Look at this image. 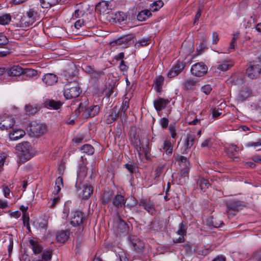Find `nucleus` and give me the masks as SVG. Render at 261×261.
<instances>
[{
  "label": "nucleus",
  "mask_w": 261,
  "mask_h": 261,
  "mask_svg": "<svg viewBox=\"0 0 261 261\" xmlns=\"http://www.w3.org/2000/svg\"><path fill=\"white\" fill-rule=\"evenodd\" d=\"M196 140L195 136L193 134H188L184 146L186 149H190L194 145Z\"/></svg>",
  "instance_id": "obj_25"
},
{
  "label": "nucleus",
  "mask_w": 261,
  "mask_h": 261,
  "mask_svg": "<svg viewBox=\"0 0 261 261\" xmlns=\"http://www.w3.org/2000/svg\"><path fill=\"white\" fill-rule=\"evenodd\" d=\"M30 130L36 137L44 135L47 132V127L45 124L41 123H34L30 126Z\"/></svg>",
  "instance_id": "obj_10"
},
{
  "label": "nucleus",
  "mask_w": 261,
  "mask_h": 261,
  "mask_svg": "<svg viewBox=\"0 0 261 261\" xmlns=\"http://www.w3.org/2000/svg\"><path fill=\"white\" fill-rule=\"evenodd\" d=\"M139 204L151 215H153L155 212L154 204L153 201L149 199H140Z\"/></svg>",
  "instance_id": "obj_13"
},
{
  "label": "nucleus",
  "mask_w": 261,
  "mask_h": 261,
  "mask_svg": "<svg viewBox=\"0 0 261 261\" xmlns=\"http://www.w3.org/2000/svg\"><path fill=\"white\" fill-rule=\"evenodd\" d=\"M9 40L7 37L3 34H0V47H3L7 45Z\"/></svg>",
  "instance_id": "obj_47"
},
{
  "label": "nucleus",
  "mask_w": 261,
  "mask_h": 261,
  "mask_svg": "<svg viewBox=\"0 0 261 261\" xmlns=\"http://www.w3.org/2000/svg\"><path fill=\"white\" fill-rule=\"evenodd\" d=\"M226 206L228 215L233 217L236 215L237 212L242 210L244 206L240 201L230 200L227 202Z\"/></svg>",
  "instance_id": "obj_5"
},
{
  "label": "nucleus",
  "mask_w": 261,
  "mask_h": 261,
  "mask_svg": "<svg viewBox=\"0 0 261 261\" xmlns=\"http://www.w3.org/2000/svg\"><path fill=\"white\" fill-rule=\"evenodd\" d=\"M52 257V251L50 250H45L41 254V259L43 261H50Z\"/></svg>",
  "instance_id": "obj_37"
},
{
  "label": "nucleus",
  "mask_w": 261,
  "mask_h": 261,
  "mask_svg": "<svg viewBox=\"0 0 261 261\" xmlns=\"http://www.w3.org/2000/svg\"><path fill=\"white\" fill-rule=\"evenodd\" d=\"M169 121L167 118H163L161 120V124L163 128H166L168 125Z\"/></svg>",
  "instance_id": "obj_60"
},
{
  "label": "nucleus",
  "mask_w": 261,
  "mask_h": 261,
  "mask_svg": "<svg viewBox=\"0 0 261 261\" xmlns=\"http://www.w3.org/2000/svg\"><path fill=\"white\" fill-rule=\"evenodd\" d=\"M85 12L83 10L76 9L75 10L74 13L72 15V18L76 19L80 18L84 16Z\"/></svg>",
  "instance_id": "obj_45"
},
{
  "label": "nucleus",
  "mask_w": 261,
  "mask_h": 261,
  "mask_svg": "<svg viewBox=\"0 0 261 261\" xmlns=\"http://www.w3.org/2000/svg\"><path fill=\"white\" fill-rule=\"evenodd\" d=\"M185 67L184 64L180 61H177L173 67V69L175 70L178 74L180 73Z\"/></svg>",
  "instance_id": "obj_41"
},
{
  "label": "nucleus",
  "mask_w": 261,
  "mask_h": 261,
  "mask_svg": "<svg viewBox=\"0 0 261 261\" xmlns=\"http://www.w3.org/2000/svg\"><path fill=\"white\" fill-rule=\"evenodd\" d=\"M178 227L179 228L177 231V234H178L180 236L186 235L187 230L186 225L183 222H181L179 223Z\"/></svg>",
  "instance_id": "obj_43"
},
{
  "label": "nucleus",
  "mask_w": 261,
  "mask_h": 261,
  "mask_svg": "<svg viewBox=\"0 0 261 261\" xmlns=\"http://www.w3.org/2000/svg\"><path fill=\"white\" fill-rule=\"evenodd\" d=\"M24 71L22 74H27L29 76H34L36 74L37 71L31 68H23Z\"/></svg>",
  "instance_id": "obj_48"
},
{
  "label": "nucleus",
  "mask_w": 261,
  "mask_h": 261,
  "mask_svg": "<svg viewBox=\"0 0 261 261\" xmlns=\"http://www.w3.org/2000/svg\"><path fill=\"white\" fill-rule=\"evenodd\" d=\"M246 74L251 79H256L261 74V66L258 64L251 65L246 69Z\"/></svg>",
  "instance_id": "obj_12"
},
{
  "label": "nucleus",
  "mask_w": 261,
  "mask_h": 261,
  "mask_svg": "<svg viewBox=\"0 0 261 261\" xmlns=\"http://www.w3.org/2000/svg\"><path fill=\"white\" fill-rule=\"evenodd\" d=\"M252 91L248 88H245L242 89L239 95V98L242 101L245 100L249 96L251 95Z\"/></svg>",
  "instance_id": "obj_30"
},
{
  "label": "nucleus",
  "mask_w": 261,
  "mask_h": 261,
  "mask_svg": "<svg viewBox=\"0 0 261 261\" xmlns=\"http://www.w3.org/2000/svg\"><path fill=\"white\" fill-rule=\"evenodd\" d=\"M219 40L218 35L216 32H213L212 34L213 44H217Z\"/></svg>",
  "instance_id": "obj_64"
},
{
  "label": "nucleus",
  "mask_w": 261,
  "mask_h": 261,
  "mask_svg": "<svg viewBox=\"0 0 261 261\" xmlns=\"http://www.w3.org/2000/svg\"><path fill=\"white\" fill-rule=\"evenodd\" d=\"M127 18V15L126 13L123 12H118L115 14V19L117 20V21L120 23L125 21Z\"/></svg>",
  "instance_id": "obj_40"
},
{
  "label": "nucleus",
  "mask_w": 261,
  "mask_h": 261,
  "mask_svg": "<svg viewBox=\"0 0 261 261\" xmlns=\"http://www.w3.org/2000/svg\"><path fill=\"white\" fill-rule=\"evenodd\" d=\"M119 68L120 70L124 71L128 70V67L125 64V62L122 60L119 65Z\"/></svg>",
  "instance_id": "obj_62"
},
{
  "label": "nucleus",
  "mask_w": 261,
  "mask_h": 261,
  "mask_svg": "<svg viewBox=\"0 0 261 261\" xmlns=\"http://www.w3.org/2000/svg\"><path fill=\"white\" fill-rule=\"evenodd\" d=\"M151 13L150 10L147 9L141 11L137 15V19L140 21H145L147 18L151 16Z\"/></svg>",
  "instance_id": "obj_28"
},
{
  "label": "nucleus",
  "mask_w": 261,
  "mask_h": 261,
  "mask_svg": "<svg viewBox=\"0 0 261 261\" xmlns=\"http://www.w3.org/2000/svg\"><path fill=\"white\" fill-rule=\"evenodd\" d=\"M29 214H22V220L24 226L29 223Z\"/></svg>",
  "instance_id": "obj_61"
},
{
  "label": "nucleus",
  "mask_w": 261,
  "mask_h": 261,
  "mask_svg": "<svg viewBox=\"0 0 261 261\" xmlns=\"http://www.w3.org/2000/svg\"><path fill=\"white\" fill-rule=\"evenodd\" d=\"M211 139L210 138L205 139L201 143V146L202 147H210L212 145Z\"/></svg>",
  "instance_id": "obj_56"
},
{
  "label": "nucleus",
  "mask_w": 261,
  "mask_h": 261,
  "mask_svg": "<svg viewBox=\"0 0 261 261\" xmlns=\"http://www.w3.org/2000/svg\"><path fill=\"white\" fill-rule=\"evenodd\" d=\"M29 244L35 254H39L42 251L43 247L38 241L31 239L29 240Z\"/></svg>",
  "instance_id": "obj_22"
},
{
  "label": "nucleus",
  "mask_w": 261,
  "mask_h": 261,
  "mask_svg": "<svg viewBox=\"0 0 261 261\" xmlns=\"http://www.w3.org/2000/svg\"><path fill=\"white\" fill-rule=\"evenodd\" d=\"M164 77L162 76H157L154 80V88L156 90V92L158 93H160L162 91V86L164 83Z\"/></svg>",
  "instance_id": "obj_27"
},
{
  "label": "nucleus",
  "mask_w": 261,
  "mask_h": 261,
  "mask_svg": "<svg viewBox=\"0 0 261 261\" xmlns=\"http://www.w3.org/2000/svg\"><path fill=\"white\" fill-rule=\"evenodd\" d=\"M39 110L37 105L33 106L30 104L27 105L25 107V114L28 116H32L35 114Z\"/></svg>",
  "instance_id": "obj_29"
},
{
  "label": "nucleus",
  "mask_w": 261,
  "mask_h": 261,
  "mask_svg": "<svg viewBox=\"0 0 261 261\" xmlns=\"http://www.w3.org/2000/svg\"><path fill=\"white\" fill-rule=\"evenodd\" d=\"M118 255L119 256L120 261H129L128 258V255L124 251L119 252Z\"/></svg>",
  "instance_id": "obj_46"
},
{
  "label": "nucleus",
  "mask_w": 261,
  "mask_h": 261,
  "mask_svg": "<svg viewBox=\"0 0 261 261\" xmlns=\"http://www.w3.org/2000/svg\"><path fill=\"white\" fill-rule=\"evenodd\" d=\"M103 74V72L101 70H97L96 69L93 70V72H92L91 74V76L93 79H98L102 74Z\"/></svg>",
  "instance_id": "obj_50"
},
{
  "label": "nucleus",
  "mask_w": 261,
  "mask_h": 261,
  "mask_svg": "<svg viewBox=\"0 0 261 261\" xmlns=\"http://www.w3.org/2000/svg\"><path fill=\"white\" fill-rule=\"evenodd\" d=\"M112 203L116 208H120L125 205V200L122 195L117 194L113 199Z\"/></svg>",
  "instance_id": "obj_21"
},
{
  "label": "nucleus",
  "mask_w": 261,
  "mask_h": 261,
  "mask_svg": "<svg viewBox=\"0 0 261 261\" xmlns=\"http://www.w3.org/2000/svg\"><path fill=\"white\" fill-rule=\"evenodd\" d=\"M87 168L85 166L81 167L80 171L77 173L75 188L79 196L82 199H87L93 194V187L89 185L82 184L84 177L87 175Z\"/></svg>",
  "instance_id": "obj_1"
},
{
  "label": "nucleus",
  "mask_w": 261,
  "mask_h": 261,
  "mask_svg": "<svg viewBox=\"0 0 261 261\" xmlns=\"http://www.w3.org/2000/svg\"><path fill=\"white\" fill-rule=\"evenodd\" d=\"M212 91V88L210 85H206L201 87V91L206 95L209 94Z\"/></svg>",
  "instance_id": "obj_52"
},
{
  "label": "nucleus",
  "mask_w": 261,
  "mask_h": 261,
  "mask_svg": "<svg viewBox=\"0 0 261 261\" xmlns=\"http://www.w3.org/2000/svg\"><path fill=\"white\" fill-rule=\"evenodd\" d=\"M176 161L182 163L185 167H189L190 166V162L188 160V159L184 156H179L177 158Z\"/></svg>",
  "instance_id": "obj_44"
},
{
  "label": "nucleus",
  "mask_w": 261,
  "mask_h": 261,
  "mask_svg": "<svg viewBox=\"0 0 261 261\" xmlns=\"http://www.w3.org/2000/svg\"><path fill=\"white\" fill-rule=\"evenodd\" d=\"M119 111H117L116 107L113 108L111 113L108 116L106 122L108 124H111L114 122L119 117Z\"/></svg>",
  "instance_id": "obj_24"
},
{
  "label": "nucleus",
  "mask_w": 261,
  "mask_h": 261,
  "mask_svg": "<svg viewBox=\"0 0 261 261\" xmlns=\"http://www.w3.org/2000/svg\"><path fill=\"white\" fill-rule=\"evenodd\" d=\"M226 152L227 153V154L228 155V156L230 158L232 159L233 160V161H239L238 157L237 156H236V154L233 153V151H231L230 149H229V148H227L226 149Z\"/></svg>",
  "instance_id": "obj_49"
},
{
  "label": "nucleus",
  "mask_w": 261,
  "mask_h": 261,
  "mask_svg": "<svg viewBox=\"0 0 261 261\" xmlns=\"http://www.w3.org/2000/svg\"><path fill=\"white\" fill-rule=\"evenodd\" d=\"M129 107V101L128 100H124L122 103V106L120 110L121 111V113L123 112L125 114V112Z\"/></svg>",
  "instance_id": "obj_54"
},
{
  "label": "nucleus",
  "mask_w": 261,
  "mask_h": 261,
  "mask_svg": "<svg viewBox=\"0 0 261 261\" xmlns=\"http://www.w3.org/2000/svg\"><path fill=\"white\" fill-rule=\"evenodd\" d=\"M164 5L163 2L160 0L154 2L150 5V9L152 12L158 11Z\"/></svg>",
  "instance_id": "obj_38"
},
{
  "label": "nucleus",
  "mask_w": 261,
  "mask_h": 261,
  "mask_svg": "<svg viewBox=\"0 0 261 261\" xmlns=\"http://www.w3.org/2000/svg\"><path fill=\"white\" fill-rule=\"evenodd\" d=\"M83 69L86 72L89 74H91L92 72H93V70L95 69L93 66L89 65H85L83 68Z\"/></svg>",
  "instance_id": "obj_59"
},
{
  "label": "nucleus",
  "mask_w": 261,
  "mask_h": 261,
  "mask_svg": "<svg viewBox=\"0 0 261 261\" xmlns=\"http://www.w3.org/2000/svg\"><path fill=\"white\" fill-rule=\"evenodd\" d=\"M150 43V39L147 38H143L138 40L136 43L135 46L136 47H140L141 46H146Z\"/></svg>",
  "instance_id": "obj_42"
},
{
  "label": "nucleus",
  "mask_w": 261,
  "mask_h": 261,
  "mask_svg": "<svg viewBox=\"0 0 261 261\" xmlns=\"http://www.w3.org/2000/svg\"><path fill=\"white\" fill-rule=\"evenodd\" d=\"M113 197V192L112 191H105L102 197V202L103 204H106L108 202L112 201Z\"/></svg>",
  "instance_id": "obj_33"
},
{
  "label": "nucleus",
  "mask_w": 261,
  "mask_h": 261,
  "mask_svg": "<svg viewBox=\"0 0 261 261\" xmlns=\"http://www.w3.org/2000/svg\"><path fill=\"white\" fill-rule=\"evenodd\" d=\"M83 103H81L79 107L80 111H84L85 115L87 117H93L98 114L100 107L98 105L93 106L89 108L85 109Z\"/></svg>",
  "instance_id": "obj_11"
},
{
  "label": "nucleus",
  "mask_w": 261,
  "mask_h": 261,
  "mask_svg": "<svg viewBox=\"0 0 261 261\" xmlns=\"http://www.w3.org/2000/svg\"><path fill=\"white\" fill-rule=\"evenodd\" d=\"M169 102V101L168 99L159 98L158 99L154 100L153 105L156 110L159 111L164 109Z\"/></svg>",
  "instance_id": "obj_20"
},
{
  "label": "nucleus",
  "mask_w": 261,
  "mask_h": 261,
  "mask_svg": "<svg viewBox=\"0 0 261 261\" xmlns=\"http://www.w3.org/2000/svg\"><path fill=\"white\" fill-rule=\"evenodd\" d=\"M61 0H40L43 8H48L59 4Z\"/></svg>",
  "instance_id": "obj_26"
},
{
  "label": "nucleus",
  "mask_w": 261,
  "mask_h": 261,
  "mask_svg": "<svg viewBox=\"0 0 261 261\" xmlns=\"http://www.w3.org/2000/svg\"><path fill=\"white\" fill-rule=\"evenodd\" d=\"M84 25V21L83 19H79L75 21L74 27L77 29H80L83 25Z\"/></svg>",
  "instance_id": "obj_58"
},
{
  "label": "nucleus",
  "mask_w": 261,
  "mask_h": 261,
  "mask_svg": "<svg viewBox=\"0 0 261 261\" xmlns=\"http://www.w3.org/2000/svg\"><path fill=\"white\" fill-rule=\"evenodd\" d=\"M164 167L163 165L159 166L155 169V177H154L155 179H156V178H159L160 176L161 173H162V172L163 171Z\"/></svg>",
  "instance_id": "obj_51"
},
{
  "label": "nucleus",
  "mask_w": 261,
  "mask_h": 261,
  "mask_svg": "<svg viewBox=\"0 0 261 261\" xmlns=\"http://www.w3.org/2000/svg\"><path fill=\"white\" fill-rule=\"evenodd\" d=\"M86 220L84 214L81 211H76L72 213L70 223L73 226H80Z\"/></svg>",
  "instance_id": "obj_9"
},
{
  "label": "nucleus",
  "mask_w": 261,
  "mask_h": 261,
  "mask_svg": "<svg viewBox=\"0 0 261 261\" xmlns=\"http://www.w3.org/2000/svg\"><path fill=\"white\" fill-rule=\"evenodd\" d=\"M80 150L84 153H86L89 155H92L94 152V148L90 144H85L83 145L81 148Z\"/></svg>",
  "instance_id": "obj_34"
},
{
  "label": "nucleus",
  "mask_w": 261,
  "mask_h": 261,
  "mask_svg": "<svg viewBox=\"0 0 261 261\" xmlns=\"http://www.w3.org/2000/svg\"><path fill=\"white\" fill-rule=\"evenodd\" d=\"M39 19L37 10L35 8H30L21 17L20 23L21 27H28Z\"/></svg>",
  "instance_id": "obj_2"
},
{
  "label": "nucleus",
  "mask_w": 261,
  "mask_h": 261,
  "mask_svg": "<svg viewBox=\"0 0 261 261\" xmlns=\"http://www.w3.org/2000/svg\"><path fill=\"white\" fill-rule=\"evenodd\" d=\"M207 67L202 62L197 63L192 65L191 68V73L196 76L201 77L207 73Z\"/></svg>",
  "instance_id": "obj_7"
},
{
  "label": "nucleus",
  "mask_w": 261,
  "mask_h": 261,
  "mask_svg": "<svg viewBox=\"0 0 261 261\" xmlns=\"http://www.w3.org/2000/svg\"><path fill=\"white\" fill-rule=\"evenodd\" d=\"M12 17L10 14H4L0 16V24L8 25L11 21Z\"/></svg>",
  "instance_id": "obj_35"
},
{
  "label": "nucleus",
  "mask_w": 261,
  "mask_h": 261,
  "mask_svg": "<svg viewBox=\"0 0 261 261\" xmlns=\"http://www.w3.org/2000/svg\"><path fill=\"white\" fill-rule=\"evenodd\" d=\"M46 107L57 110L60 108L62 103L60 101H56L54 100H49L45 102Z\"/></svg>",
  "instance_id": "obj_36"
},
{
  "label": "nucleus",
  "mask_w": 261,
  "mask_h": 261,
  "mask_svg": "<svg viewBox=\"0 0 261 261\" xmlns=\"http://www.w3.org/2000/svg\"><path fill=\"white\" fill-rule=\"evenodd\" d=\"M132 245L136 252H141L144 249V245L143 243L140 240H136L132 242Z\"/></svg>",
  "instance_id": "obj_32"
},
{
  "label": "nucleus",
  "mask_w": 261,
  "mask_h": 261,
  "mask_svg": "<svg viewBox=\"0 0 261 261\" xmlns=\"http://www.w3.org/2000/svg\"><path fill=\"white\" fill-rule=\"evenodd\" d=\"M114 230L117 236L127 234L128 232V225L121 218L119 217L114 224Z\"/></svg>",
  "instance_id": "obj_6"
},
{
  "label": "nucleus",
  "mask_w": 261,
  "mask_h": 261,
  "mask_svg": "<svg viewBox=\"0 0 261 261\" xmlns=\"http://www.w3.org/2000/svg\"><path fill=\"white\" fill-rule=\"evenodd\" d=\"M163 149L165 150L167 154H169L172 153L173 147L170 140H165L164 141Z\"/></svg>",
  "instance_id": "obj_39"
},
{
  "label": "nucleus",
  "mask_w": 261,
  "mask_h": 261,
  "mask_svg": "<svg viewBox=\"0 0 261 261\" xmlns=\"http://www.w3.org/2000/svg\"><path fill=\"white\" fill-rule=\"evenodd\" d=\"M234 64L232 60L221 59L217 63V68L222 71H226L230 69Z\"/></svg>",
  "instance_id": "obj_15"
},
{
  "label": "nucleus",
  "mask_w": 261,
  "mask_h": 261,
  "mask_svg": "<svg viewBox=\"0 0 261 261\" xmlns=\"http://www.w3.org/2000/svg\"><path fill=\"white\" fill-rule=\"evenodd\" d=\"M134 37L133 34L122 36L118 39L110 42V44L113 47L117 45H123L124 47H126L130 44V42Z\"/></svg>",
  "instance_id": "obj_8"
},
{
  "label": "nucleus",
  "mask_w": 261,
  "mask_h": 261,
  "mask_svg": "<svg viewBox=\"0 0 261 261\" xmlns=\"http://www.w3.org/2000/svg\"><path fill=\"white\" fill-rule=\"evenodd\" d=\"M57 76L53 73L45 74L43 78V82L47 85H53L58 82Z\"/></svg>",
  "instance_id": "obj_18"
},
{
  "label": "nucleus",
  "mask_w": 261,
  "mask_h": 261,
  "mask_svg": "<svg viewBox=\"0 0 261 261\" xmlns=\"http://www.w3.org/2000/svg\"><path fill=\"white\" fill-rule=\"evenodd\" d=\"M23 71V68L19 65H14L11 67L6 68V74L9 76H20L22 74Z\"/></svg>",
  "instance_id": "obj_16"
},
{
  "label": "nucleus",
  "mask_w": 261,
  "mask_h": 261,
  "mask_svg": "<svg viewBox=\"0 0 261 261\" xmlns=\"http://www.w3.org/2000/svg\"><path fill=\"white\" fill-rule=\"evenodd\" d=\"M25 134V133L23 129L15 127L9 134V137L11 140H17L23 137Z\"/></svg>",
  "instance_id": "obj_19"
},
{
  "label": "nucleus",
  "mask_w": 261,
  "mask_h": 261,
  "mask_svg": "<svg viewBox=\"0 0 261 261\" xmlns=\"http://www.w3.org/2000/svg\"><path fill=\"white\" fill-rule=\"evenodd\" d=\"M222 111V110L221 109H214L213 110V111H212V114H213V116L214 117H215V118H217L219 116H220L222 113L221 112Z\"/></svg>",
  "instance_id": "obj_57"
},
{
  "label": "nucleus",
  "mask_w": 261,
  "mask_h": 261,
  "mask_svg": "<svg viewBox=\"0 0 261 261\" xmlns=\"http://www.w3.org/2000/svg\"><path fill=\"white\" fill-rule=\"evenodd\" d=\"M70 86L67 85L64 90V95L67 99L76 98L82 92V90L77 83L74 82L72 87Z\"/></svg>",
  "instance_id": "obj_4"
},
{
  "label": "nucleus",
  "mask_w": 261,
  "mask_h": 261,
  "mask_svg": "<svg viewBox=\"0 0 261 261\" xmlns=\"http://www.w3.org/2000/svg\"><path fill=\"white\" fill-rule=\"evenodd\" d=\"M14 119L12 117L6 116L0 119V129L2 130H8L12 128L14 124Z\"/></svg>",
  "instance_id": "obj_14"
},
{
  "label": "nucleus",
  "mask_w": 261,
  "mask_h": 261,
  "mask_svg": "<svg viewBox=\"0 0 261 261\" xmlns=\"http://www.w3.org/2000/svg\"><path fill=\"white\" fill-rule=\"evenodd\" d=\"M198 86V82L194 79H189L184 84V89L186 90H194Z\"/></svg>",
  "instance_id": "obj_23"
},
{
  "label": "nucleus",
  "mask_w": 261,
  "mask_h": 261,
  "mask_svg": "<svg viewBox=\"0 0 261 261\" xmlns=\"http://www.w3.org/2000/svg\"><path fill=\"white\" fill-rule=\"evenodd\" d=\"M125 167L130 173L132 174L135 172L136 169L134 165L126 164Z\"/></svg>",
  "instance_id": "obj_55"
},
{
  "label": "nucleus",
  "mask_w": 261,
  "mask_h": 261,
  "mask_svg": "<svg viewBox=\"0 0 261 261\" xmlns=\"http://www.w3.org/2000/svg\"><path fill=\"white\" fill-rule=\"evenodd\" d=\"M70 235L69 230H61L56 232V240L59 243H65L69 239Z\"/></svg>",
  "instance_id": "obj_17"
},
{
  "label": "nucleus",
  "mask_w": 261,
  "mask_h": 261,
  "mask_svg": "<svg viewBox=\"0 0 261 261\" xmlns=\"http://www.w3.org/2000/svg\"><path fill=\"white\" fill-rule=\"evenodd\" d=\"M178 74V73L174 69L172 68L168 73L167 76L168 77L172 78L177 76Z\"/></svg>",
  "instance_id": "obj_63"
},
{
  "label": "nucleus",
  "mask_w": 261,
  "mask_h": 261,
  "mask_svg": "<svg viewBox=\"0 0 261 261\" xmlns=\"http://www.w3.org/2000/svg\"><path fill=\"white\" fill-rule=\"evenodd\" d=\"M2 188H3L4 196L6 198H9V196L10 194V190L9 188L8 187V186H7L6 185H3L2 186Z\"/></svg>",
  "instance_id": "obj_53"
},
{
  "label": "nucleus",
  "mask_w": 261,
  "mask_h": 261,
  "mask_svg": "<svg viewBox=\"0 0 261 261\" xmlns=\"http://www.w3.org/2000/svg\"><path fill=\"white\" fill-rule=\"evenodd\" d=\"M197 184L199 186L200 189L203 192H205L210 186V183L208 180L203 177H199L198 179Z\"/></svg>",
  "instance_id": "obj_31"
},
{
  "label": "nucleus",
  "mask_w": 261,
  "mask_h": 261,
  "mask_svg": "<svg viewBox=\"0 0 261 261\" xmlns=\"http://www.w3.org/2000/svg\"><path fill=\"white\" fill-rule=\"evenodd\" d=\"M16 148L19 152L18 156L21 162L23 163L32 158V156L30 153V145L29 142H25L19 144L16 146Z\"/></svg>",
  "instance_id": "obj_3"
}]
</instances>
